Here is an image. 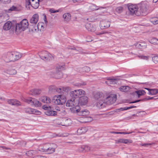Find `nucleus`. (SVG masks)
<instances>
[{
  "instance_id": "1",
  "label": "nucleus",
  "mask_w": 158,
  "mask_h": 158,
  "mask_svg": "<svg viewBox=\"0 0 158 158\" xmlns=\"http://www.w3.org/2000/svg\"><path fill=\"white\" fill-rule=\"evenodd\" d=\"M117 99V95L115 94H111L108 95L104 100L100 99L97 103L96 106L99 109L104 108L106 103L111 104L114 103Z\"/></svg>"
},
{
  "instance_id": "2",
  "label": "nucleus",
  "mask_w": 158,
  "mask_h": 158,
  "mask_svg": "<svg viewBox=\"0 0 158 158\" xmlns=\"http://www.w3.org/2000/svg\"><path fill=\"white\" fill-rule=\"evenodd\" d=\"M28 23L26 19H24L19 23L16 24L15 31L17 34H19L22 31H24L27 28Z\"/></svg>"
},
{
  "instance_id": "3",
  "label": "nucleus",
  "mask_w": 158,
  "mask_h": 158,
  "mask_svg": "<svg viewBox=\"0 0 158 158\" xmlns=\"http://www.w3.org/2000/svg\"><path fill=\"white\" fill-rule=\"evenodd\" d=\"M66 101V98L63 95H56L52 99V102L55 104L63 105Z\"/></svg>"
},
{
  "instance_id": "4",
  "label": "nucleus",
  "mask_w": 158,
  "mask_h": 158,
  "mask_svg": "<svg viewBox=\"0 0 158 158\" xmlns=\"http://www.w3.org/2000/svg\"><path fill=\"white\" fill-rule=\"evenodd\" d=\"M69 94L70 96L74 99L85 95V92L83 90L79 89L70 91Z\"/></svg>"
},
{
  "instance_id": "5",
  "label": "nucleus",
  "mask_w": 158,
  "mask_h": 158,
  "mask_svg": "<svg viewBox=\"0 0 158 158\" xmlns=\"http://www.w3.org/2000/svg\"><path fill=\"white\" fill-rule=\"evenodd\" d=\"M148 7L147 4H142L138 8V11L136 12V15L138 16L140 15H145L147 13V9Z\"/></svg>"
},
{
  "instance_id": "6",
  "label": "nucleus",
  "mask_w": 158,
  "mask_h": 158,
  "mask_svg": "<svg viewBox=\"0 0 158 158\" xmlns=\"http://www.w3.org/2000/svg\"><path fill=\"white\" fill-rule=\"evenodd\" d=\"M38 54L41 59L45 61H49L52 58L51 54L45 51L39 52Z\"/></svg>"
},
{
  "instance_id": "7",
  "label": "nucleus",
  "mask_w": 158,
  "mask_h": 158,
  "mask_svg": "<svg viewBox=\"0 0 158 158\" xmlns=\"http://www.w3.org/2000/svg\"><path fill=\"white\" fill-rule=\"evenodd\" d=\"M42 108L46 110L44 112V113L47 115L55 116L57 114L56 111L53 110L52 107L48 105H45L43 106Z\"/></svg>"
},
{
  "instance_id": "8",
  "label": "nucleus",
  "mask_w": 158,
  "mask_h": 158,
  "mask_svg": "<svg viewBox=\"0 0 158 158\" xmlns=\"http://www.w3.org/2000/svg\"><path fill=\"white\" fill-rule=\"evenodd\" d=\"M24 101L32 106L35 107H39L41 106V103L37 99L34 98H29L24 99Z\"/></svg>"
},
{
  "instance_id": "9",
  "label": "nucleus",
  "mask_w": 158,
  "mask_h": 158,
  "mask_svg": "<svg viewBox=\"0 0 158 158\" xmlns=\"http://www.w3.org/2000/svg\"><path fill=\"white\" fill-rule=\"evenodd\" d=\"M3 29L5 31H8L10 29L13 31H15V27L12 25V23L10 21H8L4 25Z\"/></svg>"
},
{
  "instance_id": "10",
  "label": "nucleus",
  "mask_w": 158,
  "mask_h": 158,
  "mask_svg": "<svg viewBox=\"0 0 158 158\" xmlns=\"http://www.w3.org/2000/svg\"><path fill=\"white\" fill-rule=\"evenodd\" d=\"M110 22L109 21L103 20L100 22V26L101 29H103L107 28L110 27Z\"/></svg>"
},
{
  "instance_id": "11",
  "label": "nucleus",
  "mask_w": 158,
  "mask_h": 158,
  "mask_svg": "<svg viewBox=\"0 0 158 158\" xmlns=\"http://www.w3.org/2000/svg\"><path fill=\"white\" fill-rule=\"evenodd\" d=\"M128 8L130 14L132 15L135 14L136 15V12L138 11V8L136 5H129L128 6Z\"/></svg>"
},
{
  "instance_id": "12",
  "label": "nucleus",
  "mask_w": 158,
  "mask_h": 158,
  "mask_svg": "<svg viewBox=\"0 0 158 158\" xmlns=\"http://www.w3.org/2000/svg\"><path fill=\"white\" fill-rule=\"evenodd\" d=\"M88 99L86 96L81 97L79 99L78 104L81 106L86 105L88 102Z\"/></svg>"
},
{
  "instance_id": "13",
  "label": "nucleus",
  "mask_w": 158,
  "mask_h": 158,
  "mask_svg": "<svg viewBox=\"0 0 158 158\" xmlns=\"http://www.w3.org/2000/svg\"><path fill=\"white\" fill-rule=\"evenodd\" d=\"M77 101H76L74 98L68 100L66 103V106L67 107H71L77 104Z\"/></svg>"
},
{
  "instance_id": "14",
  "label": "nucleus",
  "mask_w": 158,
  "mask_h": 158,
  "mask_svg": "<svg viewBox=\"0 0 158 158\" xmlns=\"http://www.w3.org/2000/svg\"><path fill=\"white\" fill-rule=\"evenodd\" d=\"M4 73L6 74L12 75L16 74L17 73V71L13 68H9L4 70Z\"/></svg>"
},
{
  "instance_id": "15",
  "label": "nucleus",
  "mask_w": 158,
  "mask_h": 158,
  "mask_svg": "<svg viewBox=\"0 0 158 158\" xmlns=\"http://www.w3.org/2000/svg\"><path fill=\"white\" fill-rule=\"evenodd\" d=\"M13 55L12 53H8L4 57V60L7 63L13 62Z\"/></svg>"
},
{
  "instance_id": "16",
  "label": "nucleus",
  "mask_w": 158,
  "mask_h": 158,
  "mask_svg": "<svg viewBox=\"0 0 158 158\" xmlns=\"http://www.w3.org/2000/svg\"><path fill=\"white\" fill-rule=\"evenodd\" d=\"M25 112L26 113L30 114H39L40 113V111L37 110L35 109L31 108H27L25 109Z\"/></svg>"
},
{
  "instance_id": "17",
  "label": "nucleus",
  "mask_w": 158,
  "mask_h": 158,
  "mask_svg": "<svg viewBox=\"0 0 158 158\" xmlns=\"http://www.w3.org/2000/svg\"><path fill=\"white\" fill-rule=\"evenodd\" d=\"M78 104L75 105L73 106L70 108V110L72 112L77 113L78 115L80 109Z\"/></svg>"
},
{
  "instance_id": "18",
  "label": "nucleus",
  "mask_w": 158,
  "mask_h": 158,
  "mask_svg": "<svg viewBox=\"0 0 158 158\" xmlns=\"http://www.w3.org/2000/svg\"><path fill=\"white\" fill-rule=\"evenodd\" d=\"M38 15L37 14H34L31 19L30 22L31 23L36 24L38 21Z\"/></svg>"
},
{
  "instance_id": "19",
  "label": "nucleus",
  "mask_w": 158,
  "mask_h": 158,
  "mask_svg": "<svg viewBox=\"0 0 158 158\" xmlns=\"http://www.w3.org/2000/svg\"><path fill=\"white\" fill-rule=\"evenodd\" d=\"M7 102L8 104L12 105H21L20 102L16 99H11L8 100Z\"/></svg>"
},
{
  "instance_id": "20",
  "label": "nucleus",
  "mask_w": 158,
  "mask_h": 158,
  "mask_svg": "<svg viewBox=\"0 0 158 158\" xmlns=\"http://www.w3.org/2000/svg\"><path fill=\"white\" fill-rule=\"evenodd\" d=\"M107 80H108V81H106L105 83L108 85L116 84L118 81V79H112L110 78H108Z\"/></svg>"
},
{
  "instance_id": "21",
  "label": "nucleus",
  "mask_w": 158,
  "mask_h": 158,
  "mask_svg": "<svg viewBox=\"0 0 158 158\" xmlns=\"http://www.w3.org/2000/svg\"><path fill=\"white\" fill-rule=\"evenodd\" d=\"M41 92V90L39 89H33L31 90L29 93V94L32 95H35L40 94Z\"/></svg>"
},
{
  "instance_id": "22",
  "label": "nucleus",
  "mask_w": 158,
  "mask_h": 158,
  "mask_svg": "<svg viewBox=\"0 0 158 158\" xmlns=\"http://www.w3.org/2000/svg\"><path fill=\"white\" fill-rule=\"evenodd\" d=\"M87 129L85 127H81L79 128L77 131V133L79 135L84 134L87 131Z\"/></svg>"
},
{
  "instance_id": "23",
  "label": "nucleus",
  "mask_w": 158,
  "mask_h": 158,
  "mask_svg": "<svg viewBox=\"0 0 158 158\" xmlns=\"http://www.w3.org/2000/svg\"><path fill=\"white\" fill-rule=\"evenodd\" d=\"M116 143H132V141L128 139H119L116 141Z\"/></svg>"
},
{
  "instance_id": "24",
  "label": "nucleus",
  "mask_w": 158,
  "mask_h": 158,
  "mask_svg": "<svg viewBox=\"0 0 158 158\" xmlns=\"http://www.w3.org/2000/svg\"><path fill=\"white\" fill-rule=\"evenodd\" d=\"M89 114V112L87 110H81L80 111L78 112V115H82L83 116H86L88 115Z\"/></svg>"
},
{
  "instance_id": "25",
  "label": "nucleus",
  "mask_w": 158,
  "mask_h": 158,
  "mask_svg": "<svg viewBox=\"0 0 158 158\" xmlns=\"http://www.w3.org/2000/svg\"><path fill=\"white\" fill-rule=\"evenodd\" d=\"M65 68V64L64 63L58 64L56 65V71H61Z\"/></svg>"
},
{
  "instance_id": "26",
  "label": "nucleus",
  "mask_w": 158,
  "mask_h": 158,
  "mask_svg": "<svg viewBox=\"0 0 158 158\" xmlns=\"http://www.w3.org/2000/svg\"><path fill=\"white\" fill-rule=\"evenodd\" d=\"M71 17L70 14L68 13L64 14L63 15V18H64V21L66 22H68L70 20Z\"/></svg>"
},
{
  "instance_id": "27",
  "label": "nucleus",
  "mask_w": 158,
  "mask_h": 158,
  "mask_svg": "<svg viewBox=\"0 0 158 158\" xmlns=\"http://www.w3.org/2000/svg\"><path fill=\"white\" fill-rule=\"evenodd\" d=\"M13 62L21 58V55L18 53H12Z\"/></svg>"
},
{
  "instance_id": "28",
  "label": "nucleus",
  "mask_w": 158,
  "mask_h": 158,
  "mask_svg": "<svg viewBox=\"0 0 158 158\" xmlns=\"http://www.w3.org/2000/svg\"><path fill=\"white\" fill-rule=\"evenodd\" d=\"M40 100L43 102L49 103L51 102V99L47 96L42 97L40 98Z\"/></svg>"
},
{
  "instance_id": "29",
  "label": "nucleus",
  "mask_w": 158,
  "mask_h": 158,
  "mask_svg": "<svg viewBox=\"0 0 158 158\" xmlns=\"http://www.w3.org/2000/svg\"><path fill=\"white\" fill-rule=\"evenodd\" d=\"M134 45L137 48H146L147 45L145 43H137L135 44Z\"/></svg>"
},
{
  "instance_id": "30",
  "label": "nucleus",
  "mask_w": 158,
  "mask_h": 158,
  "mask_svg": "<svg viewBox=\"0 0 158 158\" xmlns=\"http://www.w3.org/2000/svg\"><path fill=\"white\" fill-rule=\"evenodd\" d=\"M98 12L101 15H104V14H106L107 11L106 8L101 7L98 8Z\"/></svg>"
},
{
  "instance_id": "31",
  "label": "nucleus",
  "mask_w": 158,
  "mask_h": 158,
  "mask_svg": "<svg viewBox=\"0 0 158 158\" xmlns=\"http://www.w3.org/2000/svg\"><path fill=\"white\" fill-rule=\"evenodd\" d=\"M63 75L61 71H56V73L55 74L54 77L56 78L60 79L62 78Z\"/></svg>"
},
{
  "instance_id": "32",
  "label": "nucleus",
  "mask_w": 158,
  "mask_h": 158,
  "mask_svg": "<svg viewBox=\"0 0 158 158\" xmlns=\"http://www.w3.org/2000/svg\"><path fill=\"white\" fill-rule=\"evenodd\" d=\"M87 28L88 31L91 32H94L96 30L95 27L90 24L87 25Z\"/></svg>"
},
{
  "instance_id": "33",
  "label": "nucleus",
  "mask_w": 158,
  "mask_h": 158,
  "mask_svg": "<svg viewBox=\"0 0 158 158\" xmlns=\"http://www.w3.org/2000/svg\"><path fill=\"white\" fill-rule=\"evenodd\" d=\"M119 90L122 92H127L130 90V87L127 86H121L119 88Z\"/></svg>"
},
{
  "instance_id": "34",
  "label": "nucleus",
  "mask_w": 158,
  "mask_h": 158,
  "mask_svg": "<svg viewBox=\"0 0 158 158\" xmlns=\"http://www.w3.org/2000/svg\"><path fill=\"white\" fill-rule=\"evenodd\" d=\"M155 97H148V98H144L143 100H137L135 101L132 102H130L129 103H136L137 102H138L141 101H142L143 100H152V99H157V98H155Z\"/></svg>"
},
{
  "instance_id": "35",
  "label": "nucleus",
  "mask_w": 158,
  "mask_h": 158,
  "mask_svg": "<svg viewBox=\"0 0 158 158\" xmlns=\"http://www.w3.org/2000/svg\"><path fill=\"white\" fill-rule=\"evenodd\" d=\"M8 19L7 14H0V20L2 22H4Z\"/></svg>"
},
{
  "instance_id": "36",
  "label": "nucleus",
  "mask_w": 158,
  "mask_h": 158,
  "mask_svg": "<svg viewBox=\"0 0 158 158\" xmlns=\"http://www.w3.org/2000/svg\"><path fill=\"white\" fill-rule=\"evenodd\" d=\"M158 93V90L156 89H151V90L149 91L148 94L149 95H155Z\"/></svg>"
},
{
  "instance_id": "37",
  "label": "nucleus",
  "mask_w": 158,
  "mask_h": 158,
  "mask_svg": "<svg viewBox=\"0 0 158 158\" xmlns=\"http://www.w3.org/2000/svg\"><path fill=\"white\" fill-rule=\"evenodd\" d=\"M38 0V2H32L31 4V6L34 8L37 9L39 7V1Z\"/></svg>"
},
{
  "instance_id": "38",
  "label": "nucleus",
  "mask_w": 158,
  "mask_h": 158,
  "mask_svg": "<svg viewBox=\"0 0 158 158\" xmlns=\"http://www.w3.org/2000/svg\"><path fill=\"white\" fill-rule=\"evenodd\" d=\"M93 120V118L90 117H85L83 121H80L81 123H87L91 122Z\"/></svg>"
},
{
  "instance_id": "39",
  "label": "nucleus",
  "mask_w": 158,
  "mask_h": 158,
  "mask_svg": "<svg viewBox=\"0 0 158 158\" xmlns=\"http://www.w3.org/2000/svg\"><path fill=\"white\" fill-rule=\"evenodd\" d=\"M150 21L154 24H158V18L157 17H154L151 18Z\"/></svg>"
},
{
  "instance_id": "40",
  "label": "nucleus",
  "mask_w": 158,
  "mask_h": 158,
  "mask_svg": "<svg viewBox=\"0 0 158 158\" xmlns=\"http://www.w3.org/2000/svg\"><path fill=\"white\" fill-rule=\"evenodd\" d=\"M135 92L138 94L139 97L140 96L143 95L145 94V91L143 89H140L136 91Z\"/></svg>"
},
{
  "instance_id": "41",
  "label": "nucleus",
  "mask_w": 158,
  "mask_h": 158,
  "mask_svg": "<svg viewBox=\"0 0 158 158\" xmlns=\"http://www.w3.org/2000/svg\"><path fill=\"white\" fill-rule=\"evenodd\" d=\"M36 151H35L30 150L27 152L26 153V154L29 157H32L36 153Z\"/></svg>"
},
{
  "instance_id": "42",
  "label": "nucleus",
  "mask_w": 158,
  "mask_h": 158,
  "mask_svg": "<svg viewBox=\"0 0 158 158\" xmlns=\"http://www.w3.org/2000/svg\"><path fill=\"white\" fill-rule=\"evenodd\" d=\"M147 113L144 111H140L138 112L136 114H134L133 116H143L146 115Z\"/></svg>"
},
{
  "instance_id": "43",
  "label": "nucleus",
  "mask_w": 158,
  "mask_h": 158,
  "mask_svg": "<svg viewBox=\"0 0 158 158\" xmlns=\"http://www.w3.org/2000/svg\"><path fill=\"white\" fill-rule=\"evenodd\" d=\"M150 42L151 44L154 45H158V39L155 38H153L151 39Z\"/></svg>"
},
{
  "instance_id": "44",
  "label": "nucleus",
  "mask_w": 158,
  "mask_h": 158,
  "mask_svg": "<svg viewBox=\"0 0 158 158\" xmlns=\"http://www.w3.org/2000/svg\"><path fill=\"white\" fill-rule=\"evenodd\" d=\"M30 29L32 32H35L38 31L39 30L37 27L36 26V24H34L33 26H30Z\"/></svg>"
},
{
  "instance_id": "45",
  "label": "nucleus",
  "mask_w": 158,
  "mask_h": 158,
  "mask_svg": "<svg viewBox=\"0 0 158 158\" xmlns=\"http://www.w3.org/2000/svg\"><path fill=\"white\" fill-rule=\"evenodd\" d=\"M123 7L122 6H119L117 7L115 10L118 13H120L123 12Z\"/></svg>"
},
{
  "instance_id": "46",
  "label": "nucleus",
  "mask_w": 158,
  "mask_h": 158,
  "mask_svg": "<svg viewBox=\"0 0 158 158\" xmlns=\"http://www.w3.org/2000/svg\"><path fill=\"white\" fill-rule=\"evenodd\" d=\"M47 147L50 148H53L55 149L57 147V146L56 144L55 143H48L47 144Z\"/></svg>"
},
{
  "instance_id": "47",
  "label": "nucleus",
  "mask_w": 158,
  "mask_h": 158,
  "mask_svg": "<svg viewBox=\"0 0 158 158\" xmlns=\"http://www.w3.org/2000/svg\"><path fill=\"white\" fill-rule=\"evenodd\" d=\"M47 145H45L42 148H40L39 149V151L43 152H47L48 150V149H47Z\"/></svg>"
},
{
  "instance_id": "48",
  "label": "nucleus",
  "mask_w": 158,
  "mask_h": 158,
  "mask_svg": "<svg viewBox=\"0 0 158 158\" xmlns=\"http://www.w3.org/2000/svg\"><path fill=\"white\" fill-rule=\"evenodd\" d=\"M138 56L140 59L146 60H148L149 58V56H145L143 55H141L140 56L138 55Z\"/></svg>"
},
{
  "instance_id": "49",
  "label": "nucleus",
  "mask_w": 158,
  "mask_h": 158,
  "mask_svg": "<svg viewBox=\"0 0 158 158\" xmlns=\"http://www.w3.org/2000/svg\"><path fill=\"white\" fill-rule=\"evenodd\" d=\"M47 149H48V150H47L48 151L47 152H49V153H53L55 151V149L53 148H50L49 147H47Z\"/></svg>"
},
{
  "instance_id": "50",
  "label": "nucleus",
  "mask_w": 158,
  "mask_h": 158,
  "mask_svg": "<svg viewBox=\"0 0 158 158\" xmlns=\"http://www.w3.org/2000/svg\"><path fill=\"white\" fill-rule=\"evenodd\" d=\"M90 9L92 10H98V7L94 4H92L90 6Z\"/></svg>"
},
{
  "instance_id": "51",
  "label": "nucleus",
  "mask_w": 158,
  "mask_h": 158,
  "mask_svg": "<svg viewBox=\"0 0 158 158\" xmlns=\"http://www.w3.org/2000/svg\"><path fill=\"white\" fill-rule=\"evenodd\" d=\"M49 11L51 13H54L59 12L60 10H55L53 8H51L49 10Z\"/></svg>"
},
{
  "instance_id": "52",
  "label": "nucleus",
  "mask_w": 158,
  "mask_h": 158,
  "mask_svg": "<svg viewBox=\"0 0 158 158\" xmlns=\"http://www.w3.org/2000/svg\"><path fill=\"white\" fill-rule=\"evenodd\" d=\"M19 10L18 8L15 6H12L9 9V10L10 11H18Z\"/></svg>"
},
{
  "instance_id": "53",
  "label": "nucleus",
  "mask_w": 158,
  "mask_h": 158,
  "mask_svg": "<svg viewBox=\"0 0 158 158\" xmlns=\"http://www.w3.org/2000/svg\"><path fill=\"white\" fill-rule=\"evenodd\" d=\"M152 60L156 64L158 63V56H154L152 58Z\"/></svg>"
},
{
  "instance_id": "54",
  "label": "nucleus",
  "mask_w": 158,
  "mask_h": 158,
  "mask_svg": "<svg viewBox=\"0 0 158 158\" xmlns=\"http://www.w3.org/2000/svg\"><path fill=\"white\" fill-rule=\"evenodd\" d=\"M136 106H132L130 107H125L123 108H122L119 109L120 110H127L129 109H131L133 108H136Z\"/></svg>"
},
{
  "instance_id": "55",
  "label": "nucleus",
  "mask_w": 158,
  "mask_h": 158,
  "mask_svg": "<svg viewBox=\"0 0 158 158\" xmlns=\"http://www.w3.org/2000/svg\"><path fill=\"white\" fill-rule=\"evenodd\" d=\"M56 87L54 85L50 86L49 88V89L51 91H55L56 90Z\"/></svg>"
},
{
  "instance_id": "56",
  "label": "nucleus",
  "mask_w": 158,
  "mask_h": 158,
  "mask_svg": "<svg viewBox=\"0 0 158 158\" xmlns=\"http://www.w3.org/2000/svg\"><path fill=\"white\" fill-rule=\"evenodd\" d=\"M85 146H81L78 149V150L80 152H83L85 151Z\"/></svg>"
},
{
  "instance_id": "57",
  "label": "nucleus",
  "mask_w": 158,
  "mask_h": 158,
  "mask_svg": "<svg viewBox=\"0 0 158 158\" xmlns=\"http://www.w3.org/2000/svg\"><path fill=\"white\" fill-rule=\"evenodd\" d=\"M62 89L64 91L68 92L70 90V88L69 87H63Z\"/></svg>"
},
{
  "instance_id": "58",
  "label": "nucleus",
  "mask_w": 158,
  "mask_h": 158,
  "mask_svg": "<svg viewBox=\"0 0 158 158\" xmlns=\"http://www.w3.org/2000/svg\"><path fill=\"white\" fill-rule=\"evenodd\" d=\"M43 24L44 23L41 22L39 23H38L37 25H36V26L37 27L38 30L39 29L40 27L41 28L43 27Z\"/></svg>"
},
{
  "instance_id": "59",
  "label": "nucleus",
  "mask_w": 158,
  "mask_h": 158,
  "mask_svg": "<svg viewBox=\"0 0 158 158\" xmlns=\"http://www.w3.org/2000/svg\"><path fill=\"white\" fill-rule=\"evenodd\" d=\"M1 2L5 4H7L10 3V0H1Z\"/></svg>"
},
{
  "instance_id": "60",
  "label": "nucleus",
  "mask_w": 158,
  "mask_h": 158,
  "mask_svg": "<svg viewBox=\"0 0 158 158\" xmlns=\"http://www.w3.org/2000/svg\"><path fill=\"white\" fill-rule=\"evenodd\" d=\"M113 133H114L116 134H129L131 133V132L127 133L123 132H113Z\"/></svg>"
},
{
  "instance_id": "61",
  "label": "nucleus",
  "mask_w": 158,
  "mask_h": 158,
  "mask_svg": "<svg viewBox=\"0 0 158 158\" xmlns=\"http://www.w3.org/2000/svg\"><path fill=\"white\" fill-rule=\"evenodd\" d=\"M31 2L29 0H26V6L27 7V6H29L30 5H31Z\"/></svg>"
},
{
  "instance_id": "62",
  "label": "nucleus",
  "mask_w": 158,
  "mask_h": 158,
  "mask_svg": "<svg viewBox=\"0 0 158 158\" xmlns=\"http://www.w3.org/2000/svg\"><path fill=\"white\" fill-rule=\"evenodd\" d=\"M90 149V148L88 146H85V152H88Z\"/></svg>"
},
{
  "instance_id": "63",
  "label": "nucleus",
  "mask_w": 158,
  "mask_h": 158,
  "mask_svg": "<svg viewBox=\"0 0 158 158\" xmlns=\"http://www.w3.org/2000/svg\"><path fill=\"white\" fill-rule=\"evenodd\" d=\"M33 158H46L45 156H37Z\"/></svg>"
},
{
  "instance_id": "64",
  "label": "nucleus",
  "mask_w": 158,
  "mask_h": 158,
  "mask_svg": "<svg viewBox=\"0 0 158 158\" xmlns=\"http://www.w3.org/2000/svg\"><path fill=\"white\" fill-rule=\"evenodd\" d=\"M56 92H57L59 93H60L61 92V89L60 88H56Z\"/></svg>"
}]
</instances>
